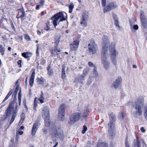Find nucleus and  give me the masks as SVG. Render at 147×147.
<instances>
[{"instance_id":"f257e3e1","label":"nucleus","mask_w":147,"mask_h":147,"mask_svg":"<svg viewBox=\"0 0 147 147\" xmlns=\"http://www.w3.org/2000/svg\"><path fill=\"white\" fill-rule=\"evenodd\" d=\"M102 39L103 46L101 54V63L103 65L104 68L106 70H107L110 68V63L107 59L109 57L108 49L110 44L107 36L104 35Z\"/></svg>"},{"instance_id":"f03ea898","label":"nucleus","mask_w":147,"mask_h":147,"mask_svg":"<svg viewBox=\"0 0 147 147\" xmlns=\"http://www.w3.org/2000/svg\"><path fill=\"white\" fill-rule=\"evenodd\" d=\"M145 104L143 99L142 98H138L132 105L134 110L133 114L134 117L137 118L143 113V109H144V106H146Z\"/></svg>"},{"instance_id":"7ed1b4c3","label":"nucleus","mask_w":147,"mask_h":147,"mask_svg":"<svg viewBox=\"0 0 147 147\" xmlns=\"http://www.w3.org/2000/svg\"><path fill=\"white\" fill-rule=\"evenodd\" d=\"M51 134L53 137L58 138L61 141H63L64 138L63 131L59 128H56L53 126V129L51 131Z\"/></svg>"},{"instance_id":"20e7f679","label":"nucleus","mask_w":147,"mask_h":147,"mask_svg":"<svg viewBox=\"0 0 147 147\" xmlns=\"http://www.w3.org/2000/svg\"><path fill=\"white\" fill-rule=\"evenodd\" d=\"M63 16V13L59 12L56 13L52 17L51 19L53 20V23L55 27L59 24V22L65 20V18Z\"/></svg>"},{"instance_id":"39448f33","label":"nucleus","mask_w":147,"mask_h":147,"mask_svg":"<svg viewBox=\"0 0 147 147\" xmlns=\"http://www.w3.org/2000/svg\"><path fill=\"white\" fill-rule=\"evenodd\" d=\"M88 51L90 54H95L98 49L97 45L93 39L90 40V43L88 45Z\"/></svg>"},{"instance_id":"423d86ee","label":"nucleus","mask_w":147,"mask_h":147,"mask_svg":"<svg viewBox=\"0 0 147 147\" xmlns=\"http://www.w3.org/2000/svg\"><path fill=\"white\" fill-rule=\"evenodd\" d=\"M65 104H63L60 105L59 109L58 118L59 120L62 121H63L65 119Z\"/></svg>"},{"instance_id":"0eeeda50","label":"nucleus","mask_w":147,"mask_h":147,"mask_svg":"<svg viewBox=\"0 0 147 147\" xmlns=\"http://www.w3.org/2000/svg\"><path fill=\"white\" fill-rule=\"evenodd\" d=\"M80 117V115L79 113H73L70 117V121L69 123L70 125H72L78 121Z\"/></svg>"},{"instance_id":"6e6552de","label":"nucleus","mask_w":147,"mask_h":147,"mask_svg":"<svg viewBox=\"0 0 147 147\" xmlns=\"http://www.w3.org/2000/svg\"><path fill=\"white\" fill-rule=\"evenodd\" d=\"M118 5L116 2H112L110 3L105 7L103 9V11L104 13H106L108 11L115 8Z\"/></svg>"},{"instance_id":"1a4fd4ad","label":"nucleus","mask_w":147,"mask_h":147,"mask_svg":"<svg viewBox=\"0 0 147 147\" xmlns=\"http://www.w3.org/2000/svg\"><path fill=\"white\" fill-rule=\"evenodd\" d=\"M108 135L110 138L113 139L115 135V125L108 123Z\"/></svg>"},{"instance_id":"9d476101","label":"nucleus","mask_w":147,"mask_h":147,"mask_svg":"<svg viewBox=\"0 0 147 147\" xmlns=\"http://www.w3.org/2000/svg\"><path fill=\"white\" fill-rule=\"evenodd\" d=\"M140 18L142 26L144 28H147V21L144 13L143 11L140 12Z\"/></svg>"},{"instance_id":"9b49d317","label":"nucleus","mask_w":147,"mask_h":147,"mask_svg":"<svg viewBox=\"0 0 147 147\" xmlns=\"http://www.w3.org/2000/svg\"><path fill=\"white\" fill-rule=\"evenodd\" d=\"M16 113V111L14 110V103L11 102L10 103L9 105L6 110L5 113L7 116H8L13 113Z\"/></svg>"},{"instance_id":"f8f14e48","label":"nucleus","mask_w":147,"mask_h":147,"mask_svg":"<svg viewBox=\"0 0 147 147\" xmlns=\"http://www.w3.org/2000/svg\"><path fill=\"white\" fill-rule=\"evenodd\" d=\"M61 50L59 48H58L57 46H55V47L51 50V55L52 56L55 57L56 55H57L58 58L61 59V58L60 57L59 54H61Z\"/></svg>"},{"instance_id":"ddd939ff","label":"nucleus","mask_w":147,"mask_h":147,"mask_svg":"<svg viewBox=\"0 0 147 147\" xmlns=\"http://www.w3.org/2000/svg\"><path fill=\"white\" fill-rule=\"evenodd\" d=\"M122 78L121 77H118L111 85V87L116 90L121 84Z\"/></svg>"},{"instance_id":"4468645a","label":"nucleus","mask_w":147,"mask_h":147,"mask_svg":"<svg viewBox=\"0 0 147 147\" xmlns=\"http://www.w3.org/2000/svg\"><path fill=\"white\" fill-rule=\"evenodd\" d=\"M110 51L112 62L114 65H116L117 63L116 57L117 55L116 51L113 49L111 50H110Z\"/></svg>"},{"instance_id":"2eb2a0df","label":"nucleus","mask_w":147,"mask_h":147,"mask_svg":"<svg viewBox=\"0 0 147 147\" xmlns=\"http://www.w3.org/2000/svg\"><path fill=\"white\" fill-rule=\"evenodd\" d=\"M49 109L48 107L46 106L44 107L42 109V116L43 117H47V118H50Z\"/></svg>"},{"instance_id":"dca6fc26","label":"nucleus","mask_w":147,"mask_h":147,"mask_svg":"<svg viewBox=\"0 0 147 147\" xmlns=\"http://www.w3.org/2000/svg\"><path fill=\"white\" fill-rule=\"evenodd\" d=\"M18 10L20 11L18 12V15L16 17L18 19L20 18H22L25 16V12L23 7L22 8L18 9Z\"/></svg>"},{"instance_id":"f3484780","label":"nucleus","mask_w":147,"mask_h":147,"mask_svg":"<svg viewBox=\"0 0 147 147\" xmlns=\"http://www.w3.org/2000/svg\"><path fill=\"white\" fill-rule=\"evenodd\" d=\"M78 41L74 40L72 43L70 44L71 50L72 51H75L78 48Z\"/></svg>"},{"instance_id":"a211bd4d","label":"nucleus","mask_w":147,"mask_h":147,"mask_svg":"<svg viewBox=\"0 0 147 147\" xmlns=\"http://www.w3.org/2000/svg\"><path fill=\"white\" fill-rule=\"evenodd\" d=\"M109 116L110 119V121L109 123L113 124L114 125V123L115 121L116 117L115 115L113 113H111L110 114H109Z\"/></svg>"},{"instance_id":"6ab92c4d","label":"nucleus","mask_w":147,"mask_h":147,"mask_svg":"<svg viewBox=\"0 0 147 147\" xmlns=\"http://www.w3.org/2000/svg\"><path fill=\"white\" fill-rule=\"evenodd\" d=\"M38 127V123L36 122L34 123L32 129V134L34 136L35 135Z\"/></svg>"},{"instance_id":"aec40b11","label":"nucleus","mask_w":147,"mask_h":147,"mask_svg":"<svg viewBox=\"0 0 147 147\" xmlns=\"http://www.w3.org/2000/svg\"><path fill=\"white\" fill-rule=\"evenodd\" d=\"M85 76L83 75L78 76L75 79V82L82 83V81L84 80Z\"/></svg>"},{"instance_id":"412c9836","label":"nucleus","mask_w":147,"mask_h":147,"mask_svg":"<svg viewBox=\"0 0 147 147\" xmlns=\"http://www.w3.org/2000/svg\"><path fill=\"white\" fill-rule=\"evenodd\" d=\"M134 147H141L140 140L137 138L134 140Z\"/></svg>"},{"instance_id":"4be33fe9","label":"nucleus","mask_w":147,"mask_h":147,"mask_svg":"<svg viewBox=\"0 0 147 147\" xmlns=\"http://www.w3.org/2000/svg\"><path fill=\"white\" fill-rule=\"evenodd\" d=\"M89 111L87 107H85L82 110L81 112V115L84 117H86L88 115Z\"/></svg>"},{"instance_id":"5701e85b","label":"nucleus","mask_w":147,"mask_h":147,"mask_svg":"<svg viewBox=\"0 0 147 147\" xmlns=\"http://www.w3.org/2000/svg\"><path fill=\"white\" fill-rule=\"evenodd\" d=\"M35 75V72L34 71L32 73L30 78V86H33L34 82V79Z\"/></svg>"},{"instance_id":"b1692460","label":"nucleus","mask_w":147,"mask_h":147,"mask_svg":"<svg viewBox=\"0 0 147 147\" xmlns=\"http://www.w3.org/2000/svg\"><path fill=\"white\" fill-rule=\"evenodd\" d=\"M45 118V125L46 127H49L53 125V123H51L50 122L49 118H47V117H43Z\"/></svg>"},{"instance_id":"393cba45","label":"nucleus","mask_w":147,"mask_h":147,"mask_svg":"<svg viewBox=\"0 0 147 147\" xmlns=\"http://www.w3.org/2000/svg\"><path fill=\"white\" fill-rule=\"evenodd\" d=\"M32 55V53L30 52H24L22 54L23 57L26 58H28L30 57Z\"/></svg>"},{"instance_id":"a878e982","label":"nucleus","mask_w":147,"mask_h":147,"mask_svg":"<svg viewBox=\"0 0 147 147\" xmlns=\"http://www.w3.org/2000/svg\"><path fill=\"white\" fill-rule=\"evenodd\" d=\"M97 147H108L107 144L105 142L101 143L98 142L97 144Z\"/></svg>"},{"instance_id":"bb28decb","label":"nucleus","mask_w":147,"mask_h":147,"mask_svg":"<svg viewBox=\"0 0 147 147\" xmlns=\"http://www.w3.org/2000/svg\"><path fill=\"white\" fill-rule=\"evenodd\" d=\"M92 72L94 78H96L98 76V74L97 70L96 67H94L93 69Z\"/></svg>"},{"instance_id":"cd10ccee","label":"nucleus","mask_w":147,"mask_h":147,"mask_svg":"<svg viewBox=\"0 0 147 147\" xmlns=\"http://www.w3.org/2000/svg\"><path fill=\"white\" fill-rule=\"evenodd\" d=\"M50 65H49L47 67V70L48 71V74L49 76H52L53 74V70L50 69Z\"/></svg>"},{"instance_id":"c85d7f7f","label":"nucleus","mask_w":147,"mask_h":147,"mask_svg":"<svg viewBox=\"0 0 147 147\" xmlns=\"http://www.w3.org/2000/svg\"><path fill=\"white\" fill-rule=\"evenodd\" d=\"M124 114L122 112L119 113L118 115V118L120 120H123L124 119Z\"/></svg>"},{"instance_id":"c756f323","label":"nucleus","mask_w":147,"mask_h":147,"mask_svg":"<svg viewBox=\"0 0 147 147\" xmlns=\"http://www.w3.org/2000/svg\"><path fill=\"white\" fill-rule=\"evenodd\" d=\"M16 116V113H13L12 115V116L10 120V121L9 123L10 125H11L13 122L14 121L15 119Z\"/></svg>"},{"instance_id":"7c9ffc66","label":"nucleus","mask_w":147,"mask_h":147,"mask_svg":"<svg viewBox=\"0 0 147 147\" xmlns=\"http://www.w3.org/2000/svg\"><path fill=\"white\" fill-rule=\"evenodd\" d=\"M130 28L131 30L133 32H135V30H137L138 28V26L137 25H134L133 27L132 26H131Z\"/></svg>"},{"instance_id":"2f4dec72","label":"nucleus","mask_w":147,"mask_h":147,"mask_svg":"<svg viewBox=\"0 0 147 147\" xmlns=\"http://www.w3.org/2000/svg\"><path fill=\"white\" fill-rule=\"evenodd\" d=\"M87 20L82 19L80 22V24L82 26H86L87 24Z\"/></svg>"},{"instance_id":"473e14b6","label":"nucleus","mask_w":147,"mask_h":147,"mask_svg":"<svg viewBox=\"0 0 147 147\" xmlns=\"http://www.w3.org/2000/svg\"><path fill=\"white\" fill-rule=\"evenodd\" d=\"M89 71V68L88 67H86L83 70V75L84 76H86Z\"/></svg>"},{"instance_id":"72a5a7b5","label":"nucleus","mask_w":147,"mask_h":147,"mask_svg":"<svg viewBox=\"0 0 147 147\" xmlns=\"http://www.w3.org/2000/svg\"><path fill=\"white\" fill-rule=\"evenodd\" d=\"M88 16L87 13H83L82 15V19L88 20Z\"/></svg>"},{"instance_id":"f704fd0d","label":"nucleus","mask_w":147,"mask_h":147,"mask_svg":"<svg viewBox=\"0 0 147 147\" xmlns=\"http://www.w3.org/2000/svg\"><path fill=\"white\" fill-rule=\"evenodd\" d=\"M25 119V114L24 113H22L21 115V119L19 122V123H22Z\"/></svg>"},{"instance_id":"c9c22d12","label":"nucleus","mask_w":147,"mask_h":147,"mask_svg":"<svg viewBox=\"0 0 147 147\" xmlns=\"http://www.w3.org/2000/svg\"><path fill=\"white\" fill-rule=\"evenodd\" d=\"M0 51L1 53V55H3L5 51V49L4 47L1 45H0Z\"/></svg>"},{"instance_id":"e433bc0d","label":"nucleus","mask_w":147,"mask_h":147,"mask_svg":"<svg viewBox=\"0 0 147 147\" xmlns=\"http://www.w3.org/2000/svg\"><path fill=\"white\" fill-rule=\"evenodd\" d=\"M74 8V5L73 3H71L69 6V13H71L72 11V10Z\"/></svg>"},{"instance_id":"4c0bfd02","label":"nucleus","mask_w":147,"mask_h":147,"mask_svg":"<svg viewBox=\"0 0 147 147\" xmlns=\"http://www.w3.org/2000/svg\"><path fill=\"white\" fill-rule=\"evenodd\" d=\"M93 81V79L91 77H89L88 80L87 82V84L88 85H90V84L92 83Z\"/></svg>"},{"instance_id":"58836bf2","label":"nucleus","mask_w":147,"mask_h":147,"mask_svg":"<svg viewBox=\"0 0 147 147\" xmlns=\"http://www.w3.org/2000/svg\"><path fill=\"white\" fill-rule=\"evenodd\" d=\"M144 113L145 117L146 119H147V105L144 106Z\"/></svg>"},{"instance_id":"ea45409f","label":"nucleus","mask_w":147,"mask_h":147,"mask_svg":"<svg viewBox=\"0 0 147 147\" xmlns=\"http://www.w3.org/2000/svg\"><path fill=\"white\" fill-rule=\"evenodd\" d=\"M37 80V83L39 84H42L43 83V81L42 78H38Z\"/></svg>"},{"instance_id":"a19ab883","label":"nucleus","mask_w":147,"mask_h":147,"mask_svg":"<svg viewBox=\"0 0 147 147\" xmlns=\"http://www.w3.org/2000/svg\"><path fill=\"white\" fill-rule=\"evenodd\" d=\"M50 23L49 22H48L46 24V27L45 28V29L47 31L49 30V28H50L49 26H50Z\"/></svg>"},{"instance_id":"79ce46f5","label":"nucleus","mask_w":147,"mask_h":147,"mask_svg":"<svg viewBox=\"0 0 147 147\" xmlns=\"http://www.w3.org/2000/svg\"><path fill=\"white\" fill-rule=\"evenodd\" d=\"M125 147H130V144L127 141V138L125 140Z\"/></svg>"},{"instance_id":"37998d69","label":"nucleus","mask_w":147,"mask_h":147,"mask_svg":"<svg viewBox=\"0 0 147 147\" xmlns=\"http://www.w3.org/2000/svg\"><path fill=\"white\" fill-rule=\"evenodd\" d=\"M44 99V98L43 96H40V97L38 99L40 100V102L42 103L44 102L43 100Z\"/></svg>"},{"instance_id":"c03bdc74","label":"nucleus","mask_w":147,"mask_h":147,"mask_svg":"<svg viewBox=\"0 0 147 147\" xmlns=\"http://www.w3.org/2000/svg\"><path fill=\"white\" fill-rule=\"evenodd\" d=\"M46 61L43 59H40V64L41 65H44Z\"/></svg>"},{"instance_id":"a18cd8bd","label":"nucleus","mask_w":147,"mask_h":147,"mask_svg":"<svg viewBox=\"0 0 147 147\" xmlns=\"http://www.w3.org/2000/svg\"><path fill=\"white\" fill-rule=\"evenodd\" d=\"M87 130V128L85 125H84L83 129L82 131V133L83 134H84L85 133L86 131Z\"/></svg>"},{"instance_id":"49530a36","label":"nucleus","mask_w":147,"mask_h":147,"mask_svg":"<svg viewBox=\"0 0 147 147\" xmlns=\"http://www.w3.org/2000/svg\"><path fill=\"white\" fill-rule=\"evenodd\" d=\"M140 142H142V145L143 146V147H146V145L145 143L144 142V140L142 139L141 140H140Z\"/></svg>"},{"instance_id":"de8ad7c7","label":"nucleus","mask_w":147,"mask_h":147,"mask_svg":"<svg viewBox=\"0 0 147 147\" xmlns=\"http://www.w3.org/2000/svg\"><path fill=\"white\" fill-rule=\"evenodd\" d=\"M115 24L116 26V27L118 28H120V27L119 25V23L118 22V21H115Z\"/></svg>"},{"instance_id":"09e8293b","label":"nucleus","mask_w":147,"mask_h":147,"mask_svg":"<svg viewBox=\"0 0 147 147\" xmlns=\"http://www.w3.org/2000/svg\"><path fill=\"white\" fill-rule=\"evenodd\" d=\"M19 85L18 84H17L14 91V92L16 94H17V93L18 90H19Z\"/></svg>"},{"instance_id":"8fccbe9b","label":"nucleus","mask_w":147,"mask_h":147,"mask_svg":"<svg viewBox=\"0 0 147 147\" xmlns=\"http://www.w3.org/2000/svg\"><path fill=\"white\" fill-rule=\"evenodd\" d=\"M88 65L89 66L92 67H93L94 68V67H96L93 64V63L91 62H89L88 63Z\"/></svg>"},{"instance_id":"3c124183","label":"nucleus","mask_w":147,"mask_h":147,"mask_svg":"<svg viewBox=\"0 0 147 147\" xmlns=\"http://www.w3.org/2000/svg\"><path fill=\"white\" fill-rule=\"evenodd\" d=\"M113 17L114 20L115 21H118L117 19L118 17L117 16L116 14H113Z\"/></svg>"},{"instance_id":"603ef678","label":"nucleus","mask_w":147,"mask_h":147,"mask_svg":"<svg viewBox=\"0 0 147 147\" xmlns=\"http://www.w3.org/2000/svg\"><path fill=\"white\" fill-rule=\"evenodd\" d=\"M23 132L22 131H21L20 129V130L17 131L16 134H18L19 135H21L23 134Z\"/></svg>"},{"instance_id":"864d4df0","label":"nucleus","mask_w":147,"mask_h":147,"mask_svg":"<svg viewBox=\"0 0 147 147\" xmlns=\"http://www.w3.org/2000/svg\"><path fill=\"white\" fill-rule=\"evenodd\" d=\"M66 77L65 73H62L61 78L63 79H65Z\"/></svg>"},{"instance_id":"5fc2aeb1","label":"nucleus","mask_w":147,"mask_h":147,"mask_svg":"<svg viewBox=\"0 0 147 147\" xmlns=\"http://www.w3.org/2000/svg\"><path fill=\"white\" fill-rule=\"evenodd\" d=\"M102 5L105 6L106 5V0H102Z\"/></svg>"},{"instance_id":"6e6d98bb","label":"nucleus","mask_w":147,"mask_h":147,"mask_svg":"<svg viewBox=\"0 0 147 147\" xmlns=\"http://www.w3.org/2000/svg\"><path fill=\"white\" fill-rule=\"evenodd\" d=\"M45 0H40V7L43 5V4L45 3Z\"/></svg>"},{"instance_id":"4d7b16f0","label":"nucleus","mask_w":147,"mask_h":147,"mask_svg":"<svg viewBox=\"0 0 147 147\" xmlns=\"http://www.w3.org/2000/svg\"><path fill=\"white\" fill-rule=\"evenodd\" d=\"M25 38L26 40H30V36L28 35H26V34L25 35Z\"/></svg>"},{"instance_id":"13d9d810","label":"nucleus","mask_w":147,"mask_h":147,"mask_svg":"<svg viewBox=\"0 0 147 147\" xmlns=\"http://www.w3.org/2000/svg\"><path fill=\"white\" fill-rule=\"evenodd\" d=\"M55 41L54 42V43H56L57 45H58L60 41L59 39V38H58L57 40L55 39Z\"/></svg>"},{"instance_id":"bf43d9fd","label":"nucleus","mask_w":147,"mask_h":147,"mask_svg":"<svg viewBox=\"0 0 147 147\" xmlns=\"http://www.w3.org/2000/svg\"><path fill=\"white\" fill-rule=\"evenodd\" d=\"M21 91L20 90L18 93V99H21V97H22V94L21 93Z\"/></svg>"},{"instance_id":"052dcab7","label":"nucleus","mask_w":147,"mask_h":147,"mask_svg":"<svg viewBox=\"0 0 147 147\" xmlns=\"http://www.w3.org/2000/svg\"><path fill=\"white\" fill-rule=\"evenodd\" d=\"M22 62V61L21 60H20L18 61V65H19V67H22L21 63Z\"/></svg>"},{"instance_id":"680f3d73","label":"nucleus","mask_w":147,"mask_h":147,"mask_svg":"<svg viewBox=\"0 0 147 147\" xmlns=\"http://www.w3.org/2000/svg\"><path fill=\"white\" fill-rule=\"evenodd\" d=\"M37 105V103H34V107L33 108L34 110H36V108Z\"/></svg>"},{"instance_id":"e2e57ef3","label":"nucleus","mask_w":147,"mask_h":147,"mask_svg":"<svg viewBox=\"0 0 147 147\" xmlns=\"http://www.w3.org/2000/svg\"><path fill=\"white\" fill-rule=\"evenodd\" d=\"M20 136L18 134H16L15 139L16 141H18L19 138Z\"/></svg>"},{"instance_id":"0e129e2a","label":"nucleus","mask_w":147,"mask_h":147,"mask_svg":"<svg viewBox=\"0 0 147 147\" xmlns=\"http://www.w3.org/2000/svg\"><path fill=\"white\" fill-rule=\"evenodd\" d=\"M42 131H43V132L45 134H47L48 132L47 130L45 128H44L43 129H42Z\"/></svg>"},{"instance_id":"69168bd1","label":"nucleus","mask_w":147,"mask_h":147,"mask_svg":"<svg viewBox=\"0 0 147 147\" xmlns=\"http://www.w3.org/2000/svg\"><path fill=\"white\" fill-rule=\"evenodd\" d=\"M140 130L142 132L144 133L146 131L144 129V127H142L140 128Z\"/></svg>"},{"instance_id":"338daca9","label":"nucleus","mask_w":147,"mask_h":147,"mask_svg":"<svg viewBox=\"0 0 147 147\" xmlns=\"http://www.w3.org/2000/svg\"><path fill=\"white\" fill-rule=\"evenodd\" d=\"M65 67L63 66L62 68V73H65Z\"/></svg>"},{"instance_id":"774afa93","label":"nucleus","mask_w":147,"mask_h":147,"mask_svg":"<svg viewBox=\"0 0 147 147\" xmlns=\"http://www.w3.org/2000/svg\"><path fill=\"white\" fill-rule=\"evenodd\" d=\"M9 96L8 95H7L4 100H3V102L5 101V100H6L9 97Z\"/></svg>"}]
</instances>
